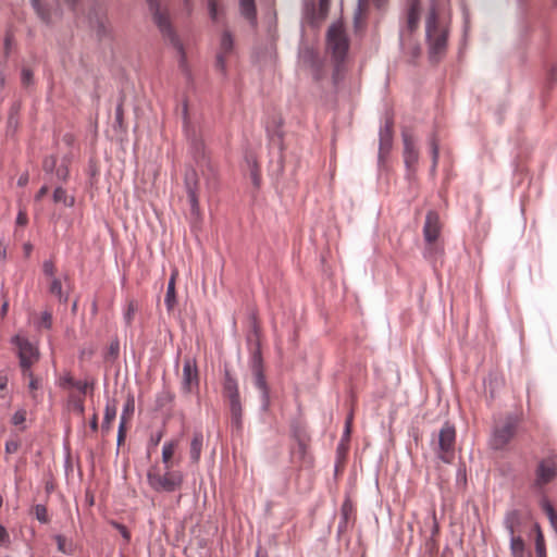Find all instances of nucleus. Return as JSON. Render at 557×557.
Segmentation results:
<instances>
[{"label": "nucleus", "mask_w": 557, "mask_h": 557, "mask_svg": "<svg viewBox=\"0 0 557 557\" xmlns=\"http://www.w3.org/2000/svg\"><path fill=\"white\" fill-rule=\"evenodd\" d=\"M183 113L184 131L188 143V153L193 159V163L185 165L184 187L190 205V213L198 218L200 215V181L196 168L200 169L202 175L206 176L208 185L215 180L216 173L210 158L208 157L203 139L189 123L186 104L184 106Z\"/></svg>", "instance_id": "nucleus-1"}, {"label": "nucleus", "mask_w": 557, "mask_h": 557, "mask_svg": "<svg viewBox=\"0 0 557 557\" xmlns=\"http://www.w3.org/2000/svg\"><path fill=\"white\" fill-rule=\"evenodd\" d=\"M448 35V25L440 21L436 4L433 2L425 20V40L431 63L437 64L445 57Z\"/></svg>", "instance_id": "nucleus-2"}, {"label": "nucleus", "mask_w": 557, "mask_h": 557, "mask_svg": "<svg viewBox=\"0 0 557 557\" xmlns=\"http://www.w3.org/2000/svg\"><path fill=\"white\" fill-rule=\"evenodd\" d=\"M290 437L293 444L289 447L290 462L297 470L311 469L314 465V457L310 451L311 436L307 425L300 420H293L290 423Z\"/></svg>", "instance_id": "nucleus-3"}, {"label": "nucleus", "mask_w": 557, "mask_h": 557, "mask_svg": "<svg viewBox=\"0 0 557 557\" xmlns=\"http://www.w3.org/2000/svg\"><path fill=\"white\" fill-rule=\"evenodd\" d=\"M326 48L334 64L333 82L337 84L344 71V63L349 50V39L342 23H333L326 32Z\"/></svg>", "instance_id": "nucleus-4"}, {"label": "nucleus", "mask_w": 557, "mask_h": 557, "mask_svg": "<svg viewBox=\"0 0 557 557\" xmlns=\"http://www.w3.org/2000/svg\"><path fill=\"white\" fill-rule=\"evenodd\" d=\"M222 397L228 405L232 425L240 431L243 429V405L236 377L228 368H224L222 381Z\"/></svg>", "instance_id": "nucleus-5"}, {"label": "nucleus", "mask_w": 557, "mask_h": 557, "mask_svg": "<svg viewBox=\"0 0 557 557\" xmlns=\"http://www.w3.org/2000/svg\"><path fill=\"white\" fill-rule=\"evenodd\" d=\"M149 11L152 14L154 24L157 25L162 37L173 46L181 57V62H185L186 54L184 46L172 26L168 10H161L159 0H146Z\"/></svg>", "instance_id": "nucleus-6"}, {"label": "nucleus", "mask_w": 557, "mask_h": 557, "mask_svg": "<svg viewBox=\"0 0 557 557\" xmlns=\"http://www.w3.org/2000/svg\"><path fill=\"white\" fill-rule=\"evenodd\" d=\"M255 346L250 356V369L253 374L255 386L261 392V410L267 412L271 406L270 388L265 380L261 343L257 327H255Z\"/></svg>", "instance_id": "nucleus-7"}, {"label": "nucleus", "mask_w": 557, "mask_h": 557, "mask_svg": "<svg viewBox=\"0 0 557 557\" xmlns=\"http://www.w3.org/2000/svg\"><path fill=\"white\" fill-rule=\"evenodd\" d=\"M12 343L16 346L18 351L20 364L23 370L24 376L29 379L28 387L33 393V398H36L35 391L38 388L39 383L36 377H34L30 367L38 361L39 351L36 346H34L27 338L15 335L12 338Z\"/></svg>", "instance_id": "nucleus-8"}, {"label": "nucleus", "mask_w": 557, "mask_h": 557, "mask_svg": "<svg viewBox=\"0 0 557 557\" xmlns=\"http://www.w3.org/2000/svg\"><path fill=\"white\" fill-rule=\"evenodd\" d=\"M521 417L518 413H507L503 421L495 423L488 441L490 447L494 450L504 449L516 436Z\"/></svg>", "instance_id": "nucleus-9"}, {"label": "nucleus", "mask_w": 557, "mask_h": 557, "mask_svg": "<svg viewBox=\"0 0 557 557\" xmlns=\"http://www.w3.org/2000/svg\"><path fill=\"white\" fill-rule=\"evenodd\" d=\"M147 480L150 487L156 492L173 493L181 488L183 484V474L181 471L165 469L163 474L158 467H151L147 473Z\"/></svg>", "instance_id": "nucleus-10"}, {"label": "nucleus", "mask_w": 557, "mask_h": 557, "mask_svg": "<svg viewBox=\"0 0 557 557\" xmlns=\"http://www.w3.org/2000/svg\"><path fill=\"white\" fill-rule=\"evenodd\" d=\"M442 232V223L440 214L435 210L428 211L423 225V237L428 245L425 252L430 256H443L444 248L437 244V239Z\"/></svg>", "instance_id": "nucleus-11"}, {"label": "nucleus", "mask_w": 557, "mask_h": 557, "mask_svg": "<svg viewBox=\"0 0 557 557\" xmlns=\"http://www.w3.org/2000/svg\"><path fill=\"white\" fill-rule=\"evenodd\" d=\"M456 429L450 422H445L438 433L436 456L445 463H451L455 458Z\"/></svg>", "instance_id": "nucleus-12"}, {"label": "nucleus", "mask_w": 557, "mask_h": 557, "mask_svg": "<svg viewBox=\"0 0 557 557\" xmlns=\"http://www.w3.org/2000/svg\"><path fill=\"white\" fill-rule=\"evenodd\" d=\"M557 478V455L543 458L535 469V478L532 486L542 490Z\"/></svg>", "instance_id": "nucleus-13"}, {"label": "nucleus", "mask_w": 557, "mask_h": 557, "mask_svg": "<svg viewBox=\"0 0 557 557\" xmlns=\"http://www.w3.org/2000/svg\"><path fill=\"white\" fill-rule=\"evenodd\" d=\"M199 386V372L195 358L186 357L183 364V382L182 389L186 394H190L194 388Z\"/></svg>", "instance_id": "nucleus-14"}, {"label": "nucleus", "mask_w": 557, "mask_h": 557, "mask_svg": "<svg viewBox=\"0 0 557 557\" xmlns=\"http://www.w3.org/2000/svg\"><path fill=\"white\" fill-rule=\"evenodd\" d=\"M356 523V510L352 500L346 496L341 507L339 522L337 525V537L341 539Z\"/></svg>", "instance_id": "nucleus-15"}, {"label": "nucleus", "mask_w": 557, "mask_h": 557, "mask_svg": "<svg viewBox=\"0 0 557 557\" xmlns=\"http://www.w3.org/2000/svg\"><path fill=\"white\" fill-rule=\"evenodd\" d=\"M393 126L394 122L392 117L386 119L384 126L380 129V148H379V160L383 161L384 158L389 153L393 146Z\"/></svg>", "instance_id": "nucleus-16"}, {"label": "nucleus", "mask_w": 557, "mask_h": 557, "mask_svg": "<svg viewBox=\"0 0 557 557\" xmlns=\"http://www.w3.org/2000/svg\"><path fill=\"white\" fill-rule=\"evenodd\" d=\"M88 18L90 27L95 30L98 40L111 37V28L109 27L108 18L104 14L100 15L94 11L89 14Z\"/></svg>", "instance_id": "nucleus-17"}, {"label": "nucleus", "mask_w": 557, "mask_h": 557, "mask_svg": "<svg viewBox=\"0 0 557 557\" xmlns=\"http://www.w3.org/2000/svg\"><path fill=\"white\" fill-rule=\"evenodd\" d=\"M401 136L404 141L405 164L408 169H411L417 164L419 160V152L416 149L413 138L409 133L403 132Z\"/></svg>", "instance_id": "nucleus-18"}, {"label": "nucleus", "mask_w": 557, "mask_h": 557, "mask_svg": "<svg viewBox=\"0 0 557 557\" xmlns=\"http://www.w3.org/2000/svg\"><path fill=\"white\" fill-rule=\"evenodd\" d=\"M420 0H409L407 12V29L410 34L414 33L420 22Z\"/></svg>", "instance_id": "nucleus-19"}, {"label": "nucleus", "mask_w": 557, "mask_h": 557, "mask_svg": "<svg viewBox=\"0 0 557 557\" xmlns=\"http://www.w3.org/2000/svg\"><path fill=\"white\" fill-rule=\"evenodd\" d=\"M485 393L488 394L490 398L495 399L497 393L504 386V379L496 372H491L484 380Z\"/></svg>", "instance_id": "nucleus-20"}, {"label": "nucleus", "mask_w": 557, "mask_h": 557, "mask_svg": "<svg viewBox=\"0 0 557 557\" xmlns=\"http://www.w3.org/2000/svg\"><path fill=\"white\" fill-rule=\"evenodd\" d=\"M240 14L252 25H257V8L255 0H239Z\"/></svg>", "instance_id": "nucleus-21"}, {"label": "nucleus", "mask_w": 557, "mask_h": 557, "mask_svg": "<svg viewBox=\"0 0 557 557\" xmlns=\"http://www.w3.org/2000/svg\"><path fill=\"white\" fill-rule=\"evenodd\" d=\"M177 271H173L169 283H168V289L165 294L164 304L166 307V310L171 312L175 305H176V292H175V282H176Z\"/></svg>", "instance_id": "nucleus-22"}, {"label": "nucleus", "mask_w": 557, "mask_h": 557, "mask_svg": "<svg viewBox=\"0 0 557 557\" xmlns=\"http://www.w3.org/2000/svg\"><path fill=\"white\" fill-rule=\"evenodd\" d=\"M504 524L508 533L510 535H513L516 533L517 528L521 524V515L519 510H509L505 516Z\"/></svg>", "instance_id": "nucleus-23"}, {"label": "nucleus", "mask_w": 557, "mask_h": 557, "mask_svg": "<svg viewBox=\"0 0 557 557\" xmlns=\"http://www.w3.org/2000/svg\"><path fill=\"white\" fill-rule=\"evenodd\" d=\"M202 444L203 435L201 432L196 431L190 443V459L195 463H197L200 459Z\"/></svg>", "instance_id": "nucleus-24"}, {"label": "nucleus", "mask_w": 557, "mask_h": 557, "mask_svg": "<svg viewBox=\"0 0 557 557\" xmlns=\"http://www.w3.org/2000/svg\"><path fill=\"white\" fill-rule=\"evenodd\" d=\"M48 292L51 296L57 297L59 301L66 302L67 296L62 290V283L60 278L52 277L49 280Z\"/></svg>", "instance_id": "nucleus-25"}, {"label": "nucleus", "mask_w": 557, "mask_h": 557, "mask_svg": "<svg viewBox=\"0 0 557 557\" xmlns=\"http://www.w3.org/2000/svg\"><path fill=\"white\" fill-rule=\"evenodd\" d=\"M234 49V38L230 30L225 29L222 33L220 47L218 52H223V54L230 55Z\"/></svg>", "instance_id": "nucleus-26"}, {"label": "nucleus", "mask_w": 557, "mask_h": 557, "mask_svg": "<svg viewBox=\"0 0 557 557\" xmlns=\"http://www.w3.org/2000/svg\"><path fill=\"white\" fill-rule=\"evenodd\" d=\"M305 16H306L308 23L313 27L318 26L320 24V22L322 21L320 18V12L317 13V8H315L314 2H306Z\"/></svg>", "instance_id": "nucleus-27"}, {"label": "nucleus", "mask_w": 557, "mask_h": 557, "mask_svg": "<svg viewBox=\"0 0 557 557\" xmlns=\"http://www.w3.org/2000/svg\"><path fill=\"white\" fill-rule=\"evenodd\" d=\"M124 99H125V96L121 95L120 98H119V102L116 104V108H115V121H114V124H113L114 129L125 131L124 109H123Z\"/></svg>", "instance_id": "nucleus-28"}, {"label": "nucleus", "mask_w": 557, "mask_h": 557, "mask_svg": "<svg viewBox=\"0 0 557 557\" xmlns=\"http://www.w3.org/2000/svg\"><path fill=\"white\" fill-rule=\"evenodd\" d=\"M134 410H135V398L132 393H128L126 396V401L123 406V411L121 414L120 422H124V424H126L127 420L131 419V417L133 416Z\"/></svg>", "instance_id": "nucleus-29"}, {"label": "nucleus", "mask_w": 557, "mask_h": 557, "mask_svg": "<svg viewBox=\"0 0 557 557\" xmlns=\"http://www.w3.org/2000/svg\"><path fill=\"white\" fill-rule=\"evenodd\" d=\"M510 549L513 557H523L524 555V541L521 536L510 535Z\"/></svg>", "instance_id": "nucleus-30"}, {"label": "nucleus", "mask_w": 557, "mask_h": 557, "mask_svg": "<svg viewBox=\"0 0 557 557\" xmlns=\"http://www.w3.org/2000/svg\"><path fill=\"white\" fill-rule=\"evenodd\" d=\"M367 8H368V0H358V5L354 13V26L356 29L361 27V23L364 17Z\"/></svg>", "instance_id": "nucleus-31"}, {"label": "nucleus", "mask_w": 557, "mask_h": 557, "mask_svg": "<svg viewBox=\"0 0 557 557\" xmlns=\"http://www.w3.org/2000/svg\"><path fill=\"white\" fill-rule=\"evenodd\" d=\"M429 144L431 147V154H432V170H435L438 162V156H440V145H438V138L436 136V133H432L429 138Z\"/></svg>", "instance_id": "nucleus-32"}, {"label": "nucleus", "mask_w": 557, "mask_h": 557, "mask_svg": "<svg viewBox=\"0 0 557 557\" xmlns=\"http://www.w3.org/2000/svg\"><path fill=\"white\" fill-rule=\"evenodd\" d=\"M542 509L546 513L552 527L557 530V512L548 499L544 498L542 500Z\"/></svg>", "instance_id": "nucleus-33"}, {"label": "nucleus", "mask_w": 557, "mask_h": 557, "mask_svg": "<svg viewBox=\"0 0 557 557\" xmlns=\"http://www.w3.org/2000/svg\"><path fill=\"white\" fill-rule=\"evenodd\" d=\"M176 444L174 442H168L162 448V461L165 465V469H170V461L174 455Z\"/></svg>", "instance_id": "nucleus-34"}, {"label": "nucleus", "mask_w": 557, "mask_h": 557, "mask_svg": "<svg viewBox=\"0 0 557 557\" xmlns=\"http://www.w3.org/2000/svg\"><path fill=\"white\" fill-rule=\"evenodd\" d=\"M116 410H117V401L115 399L108 400L106 408H104L103 420H106V422H113V420L116 417Z\"/></svg>", "instance_id": "nucleus-35"}, {"label": "nucleus", "mask_w": 557, "mask_h": 557, "mask_svg": "<svg viewBox=\"0 0 557 557\" xmlns=\"http://www.w3.org/2000/svg\"><path fill=\"white\" fill-rule=\"evenodd\" d=\"M247 162H248V165L250 169V177H251L252 184L256 187H259L261 178H260L257 161L253 158H251V159L247 158Z\"/></svg>", "instance_id": "nucleus-36"}, {"label": "nucleus", "mask_w": 557, "mask_h": 557, "mask_svg": "<svg viewBox=\"0 0 557 557\" xmlns=\"http://www.w3.org/2000/svg\"><path fill=\"white\" fill-rule=\"evenodd\" d=\"M555 86H557V64H553L548 69L545 83V88L547 90L553 89Z\"/></svg>", "instance_id": "nucleus-37"}, {"label": "nucleus", "mask_w": 557, "mask_h": 557, "mask_svg": "<svg viewBox=\"0 0 557 557\" xmlns=\"http://www.w3.org/2000/svg\"><path fill=\"white\" fill-rule=\"evenodd\" d=\"M120 352V343L117 339H114L110 343L108 350L104 355V359L108 361H115L119 358Z\"/></svg>", "instance_id": "nucleus-38"}, {"label": "nucleus", "mask_w": 557, "mask_h": 557, "mask_svg": "<svg viewBox=\"0 0 557 557\" xmlns=\"http://www.w3.org/2000/svg\"><path fill=\"white\" fill-rule=\"evenodd\" d=\"M226 58L227 54H223V52H218L214 62L215 70L219 71L223 76L226 75Z\"/></svg>", "instance_id": "nucleus-39"}, {"label": "nucleus", "mask_w": 557, "mask_h": 557, "mask_svg": "<svg viewBox=\"0 0 557 557\" xmlns=\"http://www.w3.org/2000/svg\"><path fill=\"white\" fill-rule=\"evenodd\" d=\"M535 553L537 557H546V545L543 533L535 536Z\"/></svg>", "instance_id": "nucleus-40"}, {"label": "nucleus", "mask_w": 557, "mask_h": 557, "mask_svg": "<svg viewBox=\"0 0 557 557\" xmlns=\"http://www.w3.org/2000/svg\"><path fill=\"white\" fill-rule=\"evenodd\" d=\"M174 396L170 391L164 389L158 397H157V407L163 408L168 404L172 403Z\"/></svg>", "instance_id": "nucleus-41"}, {"label": "nucleus", "mask_w": 557, "mask_h": 557, "mask_svg": "<svg viewBox=\"0 0 557 557\" xmlns=\"http://www.w3.org/2000/svg\"><path fill=\"white\" fill-rule=\"evenodd\" d=\"M42 271L46 276L50 278L55 277V265L52 260H46L42 264Z\"/></svg>", "instance_id": "nucleus-42"}, {"label": "nucleus", "mask_w": 557, "mask_h": 557, "mask_svg": "<svg viewBox=\"0 0 557 557\" xmlns=\"http://www.w3.org/2000/svg\"><path fill=\"white\" fill-rule=\"evenodd\" d=\"M112 524L120 532L125 542L128 543L131 540V533L128 529L124 524L119 522H112Z\"/></svg>", "instance_id": "nucleus-43"}, {"label": "nucleus", "mask_w": 557, "mask_h": 557, "mask_svg": "<svg viewBox=\"0 0 557 557\" xmlns=\"http://www.w3.org/2000/svg\"><path fill=\"white\" fill-rule=\"evenodd\" d=\"M35 511V516L36 518L40 521V522H44L46 523L48 518H47V509L45 506L42 505H37L34 509Z\"/></svg>", "instance_id": "nucleus-44"}, {"label": "nucleus", "mask_w": 557, "mask_h": 557, "mask_svg": "<svg viewBox=\"0 0 557 557\" xmlns=\"http://www.w3.org/2000/svg\"><path fill=\"white\" fill-rule=\"evenodd\" d=\"M26 420V411L24 409L17 410L12 417V423L14 425H21Z\"/></svg>", "instance_id": "nucleus-45"}, {"label": "nucleus", "mask_w": 557, "mask_h": 557, "mask_svg": "<svg viewBox=\"0 0 557 557\" xmlns=\"http://www.w3.org/2000/svg\"><path fill=\"white\" fill-rule=\"evenodd\" d=\"M65 200H66V190L62 187L55 188L53 191V201L55 203H59V202H65Z\"/></svg>", "instance_id": "nucleus-46"}, {"label": "nucleus", "mask_w": 557, "mask_h": 557, "mask_svg": "<svg viewBox=\"0 0 557 557\" xmlns=\"http://www.w3.org/2000/svg\"><path fill=\"white\" fill-rule=\"evenodd\" d=\"M331 0H319L320 18L324 20L330 10Z\"/></svg>", "instance_id": "nucleus-47"}, {"label": "nucleus", "mask_w": 557, "mask_h": 557, "mask_svg": "<svg viewBox=\"0 0 557 557\" xmlns=\"http://www.w3.org/2000/svg\"><path fill=\"white\" fill-rule=\"evenodd\" d=\"M208 10L209 15L212 21H216L218 18V1L216 0H208Z\"/></svg>", "instance_id": "nucleus-48"}, {"label": "nucleus", "mask_w": 557, "mask_h": 557, "mask_svg": "<svg viewBox=\"0 0 557 557\" xmlns=\"http://www.w3.org/2000/svg\"><path fill=\"white\" fill-rule=\"evenodd\" d=\"M72 411L78 413L79 416H83L84 413V403L83 399L79 397L77 399L72 398Z\"/></svg>", "instance_id": "nucleus-49"}, {"label": "nucleus", "mask_w": 557, "mask_h": 557, "mask_svg": "<svg viewBox=\"0 0 557 557\" xmlns=\"http://www.w3.org/2000/svg\"><path fill=\"white\" fill-rule=\"evenodd\" d=\"M125 437H126V424H124V422H120V425H119V431H117V447H120L124 441H125Z\"/></svg>", "instance_id": "nucleus-50"}, {"label": "nucleus", "mask_w": 557, "mask_h": 557, "mask_svg": "<svg viewBox=\"0 0 557 557\" xmlns=\"http://www.w3.org/2000/svg\"><path fill=\"white\" fill-rule=\"evenodd\" d=\"M52 323V317L49 312H44L39 322L40 327L49 329Z\"/></svg>", "instance_id": "nucleus-51"}, {"label": "nucleus", "mask_w": 557, "mask_h": 557, "mask_svg": "<svg viewBox=\"0 0 557 557\" xmlns=\"http://www.w3.org/2000/svg\"><path fill=\"white\" fill-rule=\"evenodd\" d=\"M135 314V306L134 302H129L126 312L124 313V319L126 324H131Z\"/></svg>", "instance_id": "nucleus-52"}, {"label": "nucleus", "mask_w": 557, "mask_h": 557, "mask_svg": "<svg viewBox=\"0 0 557 557\" xmlns=\"http://www.w3.org/2000/svg\"><path fill=\"white\" fill-rule=\"evenodd\" d=\"M72 387H76L83 395H85L87 393L89 384L87 382H81V381L74 382L72 380Z\"/></svg>", "instance_id": "nucleus-53"}, {"label": "nucleus", "mask_w": 557, "mask_h": 557, "mask_svg": "<svg viewBox=\"0 0 557 557\" xmlns=\"http://www.w3.org/2000/svg\"><path fill=\"white\" fill-rule=\"evenodd\" d=\"M28 222L27 214L24 210H20L16 216V224L20 226H25Z\"/></svg>", "instance_id": "nucleus-54"}, {"label": "nucleus", "mask_w": 557, "mask_h": 557, "mask_svg": "<svg viewBox=\"0 0 557 557\" xmlns=\"http://www.w3.org/2000/svg\"><path fill=\"white\" fill-rule=\"evenodd\" d=\"M351 421H352V414H349L346 419L343 438L349 440L350 433H351Z\"/></svg>", "instance_id": "nucleus-55"}, {"label": "nucleus", "mask_w": 557, "mask_h": 557, "mask_svg": "<svg viewBox=\"0 0 557 557\" xmlns=\"http://www.w3.org/2000/svg\"><path fill=\"white\" fill-rule=\"evenodd\" d=\"M10 542L9 533L3 525L0 524V545H7Z\"/></svg>", "instance_id": "nucleus-56"}, {"label": "nucleus", "mask_w": 557, "mask_h": 557, "mask_svg": "<svg viewBox=\"0 0 557 557\" xmlns=\"http://www.w3.org/2000/svg\"><path fill=\"white\" fill-rule=\"evenodd\" d=\"M18 443L16 441H8L5 444V450L8 454H14L18 449Z\"/></svg>", "instance_id": "nucleus-57"}, {"label": "nucleus", "mask_w": 557, "mask_h": 557, "mask_svg": "<svg viewBox=\"0 0 557 557\" xmlns=\"http://www.w3.org/2000/svg\"><path fill=\"white\" fill-rule=\"evenodd\" d=\"M54 540L57 542L59 550L65 553L66 539L61 535H55Z\"/></svg>", "instance_id": "nucleus-58"}, {"label": "nucleus", "mask_w": 557, "mask_h": 557, "mask_svg": "<svg viewBox=\"0 0 557 557\" xmlns=\"http://www.w3.org/2000/svg\"><path fill=\"white\" fill-rule=\"evenodd\" d=\"M32 78H33V73L29 70L24 69L23 72H22L23 84L24 85H29L30 82H32Z\"/></svg>", "instance_id": "nucleus-59"}, {"label": "nucleus", "mask_w": 557, "mask_h": 557, "mask_svg": "<svg viewBox=\"0 0 557 557\" xmlns=\"http://www.w3.org/2000/svg\"><path fill=\"white\" fill-rule=\"evenodd\" d=\"M162 436H163V434H162L161 431L157 432L156 434H152L151 437H150V444L152 446H157L160 443Z\"/></svg>", "instance_id": "nucleus-60"}, {"label": "nucleus", "mask_w": 557, "mask_h": 557, "mask_svg": "<svg viewBox=\"0 0 557 557\" xmlns=\"http://www.w3.org/2000/svg\"><path fill=\"white\" fill-rule=\"evenodd\" d=\"M67 174H69V170L66 166H59L58 171H57V175L62 178V180H66L67 177Z\"/></svg>", "instance_id": "nucleus-61"}, {"label": "nucleus", "mask_w": 557, "mask_h": 557, "mask_svg": "<svg viewBox=\"0 0 557 557\" xmlns=\"http://www.w3.org/2000/svg\"><path fill=\"white\" fill-rule=\"evenodd\" d=\"M48 190H49V189H48V187H47V186H42V187L38 190V193H37V195H36L35 199H36V200H38V201H39V200H41V199L47 195Z\"/></svg>", "instance_id": "nucleus-62"}, {"label": "nucleus", "mask_w": 557, "mask_h": 557, "mask_svg": "<svg viewBox=\"0 0 557 557\" xmlns=\"http://www.w3.org/2000/svg\"><path fill=\"white\" fill-rule=\"evenodd\" d=\"M7 259V245L2 240H0V261H4Z\"/></svg>", "instance_id": "nucleus-63"}, {"label": "nucleus", "mask_w": 557, "mask_h": 557, "mask_svg": "<svg viewBox=\"0 0 557 557\" xmlns=\"http://www.w3.org/2000/svg\"><path fill=\"white\" fill-rule=\"evenodd\" d=\"M255 557H269V554L267 550H264L260 545L257 547L256 556Z\"/></svg>", "instance_id": "nucleus-64"}]
</instances>
